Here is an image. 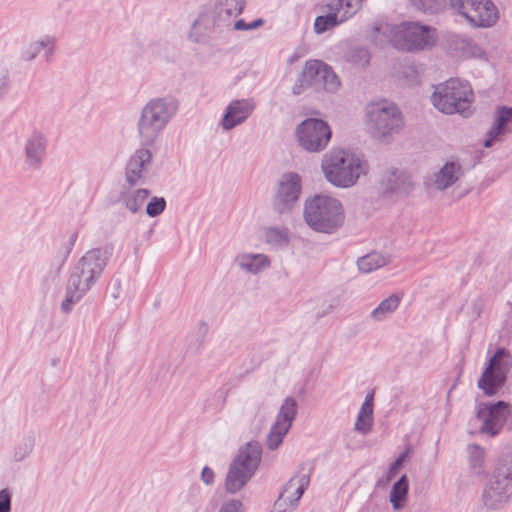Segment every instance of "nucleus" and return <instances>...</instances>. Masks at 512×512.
<instances>
[{
  "label": "nucleus",
  "instance_id": "4",
  "mask_svg": "<svg viewBox=\"0 0 512 512\" xmlns=\"http://www.w3.org/2000/svg\"><path fill=\"white\" fill-rule=\"evenodd\" d=\"M365 125L373 139L388 143L402 131L404 119L395 103L381 99L366 105Z\"/></svg>",
  "mask_w": 512,
  "mask_h": 512
},
{
  "label": "nucleus",
  "instance_id": "18",
  "mask_svg": "<svg viewBox=\"0 0 512 512\" xmlns=\"http://www.w3.org/2000/svg\"><path fill=\"white\" fill-rule=\"evenodd\" d=\"M228 28L222 17L211 7L204 8L193 22L189 39L195 43H204L217 30Z\"/></svg>",
  "mask_w": 512,
  "mask_h": 512
},
{
  "label": "nucleus",
  "instance_id": "3",
  "mask_svg": "<svg viewBox=\"0 0 512 512\" xmlns=\"http://www.w3.org/2000/svg\"><path fill=\"white\" fill-rule=\"evenodd\" d=\"M303 220L315 232L332 234L343 225L345 213L338 199L317 194L305 200Z\"/></svg>",
  "mask_w": 512,
  "mask_h": 512
},
{
  "label": "nucleus",
  "instance_id": "51",
  "mask_svg": "<svg viewBox=\"0 0 512 512\" xmlns=\"http://www.w3.org/2000/svg\"><path fill=\"white\" fill-rule=\"evenodd\" d=\"M214 472L211 468L205 466L201 472V479L202 481L207 484L211 485L214 482Z\"/></svg>",
  "mask_w": 512,
  "mask_h": 512
},
{
  "label": "nucleus",
  "instance_id": "5",
  "mask_svg": "<svg viewBox=\"0 0 512 512\" xmlns=\"http://www.w3.org/2000/svg\"><path fill=\"white\" fill-rule=\"evenodd\" d=\"M433 106L442 113L463 116L470 114V105L473 101V91L467 81L450 78L435 87L431 95Z\"/></svg>",
  "mask_w": 512,
  "mask_h": 512
},
{
  "label": "nucleus",
  "instance_id": "55",
  "mask_svg": "<svg viewBox=\"0 0 512 512\" xmlns=\"http://www.w3.org/2000/svg\"><path fill=\"white\" fill-rule=\"evenodd\" d=\"M304 470H305V465L303 464L300 466V471H304Z\"/></svg>",
  "mask_w": 512,
  "mask_h": 512
},
{
  "label": "nucleus",
  "instance_id": "1",
  "mask_svg": "<svg viewBox=\"0 0 512 512\" xmlns=\"http://www.w3.org/2000/svg\"><path fill=\"white\" fill-rule=\"evenodd\" d=\"M321 169L325 179L333 186L350 188L367 174L368 164L360 155L339 148L324 154Z\"/></svg>",
  "mask_w": 512,
  "mask_h": 512
},
{
  "label": "nucleus",
  "instance_id": "47",
  "mask_svg": "<svg viewBox=\"0 0 512 512\" xmlns=\"http://www.w3.org/2000/svg\"><path fill=\"white\" fill-rule=\"evenodd\" d=\"M264 23L263 19L259 18L251 23H246L243 19H238L233 24V29L238 31L243 30H254L262 26Z\"/></svg>",
  "mask_w": 512,
  "mask_h": 512
},
{
  "label": "nucleus",
  "instance_id": "45",
  "mask_svg": "<svg viewBox=\"0 0 512 512\" xmlns=\"http://www.w3.org/2000/svg\"><path fill=\"white\" fill-rule=\"evenodd\" d=\"M409 455V449H406L404 452H402L396 460L390 465V468L387 472V481H391L393 478L396 477L398 474L399 469L403 465V463L406 461Z\"/></svg>",
  "mask_w": 512,
  "mask_h": 512
},
{
  "label": "nucleus",
  "instance_id": "14",
  "mask_svg": "<svg viewBox=\"0 0 512 512\" xmlns=\"http://www.w3.org/2000/svg\"><path fill=\"white\" fill-rule=\"evenodd\" d=\"M302 192V179L294 172L283 174L272 197V210L279 216H289L296 207Z\"/></svg>",
  "mask_w": 512,
  "mask_h": 512
},
{
  "label": "nucleus",
  "instance_id": "2",
  "mask_svg": "<svg viewBox=\"0 0 512 512\" xmlns=\"http://www.w3.org/2000/svg\"><path fill=\"white\" fill-rule=\"evenodd\" d=\"M178 110V102L171 96L150 99L137 120V133L141 143L151 146L166 129Z\"/></svg>",
  "mask_w": 512,
  "mask_h": 512
},
{
  "label": "nucleus",
  "instance_id": "31",
  "mask_svg": "<svg viewBox=\"0 0 512 512\" xmlns=\"http://www.w3.org/2000/svg\"><path fill=\"white\" fill-rule=\"evenodd\" d=\"M245 4L246 0H217L212 7L230 27L232 20L243 12Z\"/></svg>",
  "mask_w": 512,
  "mask_h": 512
},
{
  "label": "nucleus",
  "instance_id": "16",
  "mask_svg": "<svg viewBox=\"0 0 512 512\" xmlns=\"http://www.w3.org/2000/svg\"><path fill=\"white\" fill-rule=\"evenodd\" d=\"M297 414V402L292 397L284 399L276 420L266 437V446L269 450H276L283 442Z\"/></svg>",
  "mask_w": 512,
  "mask_h": 512
},
{
  "label": "nucleus",
  "instance_id": "29",
  "mask_svg": "<svg viewBox=\"0 0 512 512\" xmlns=\"http://www.w3.org/2000/svg\"><path fill=\"white\" fill-rule=\"evenodd\" d=\"M56 39L53 36L45 35L39 40H35L27 44L21 53V57L25 61H33L45 50L47 60L54 54Z\"/></svg>",
  "mask_w": 512,
  "mask_h": 512
},
{
  "label": "nucleus",
  "instance_id": "7",
  "mask_svg": "<svg viewBox=\"0 0 512 512\" xmlns=\"http://www.w3.org/2000/svg\"><path fill=\"white\" fill-rule=\"evenodd\" d=\"M261 454V445L256 441L248 442L240 448L226 475L225 490L228 493L235 494L248 483L258 469Z\"/></svg>",
  "mask_w": 512,
  "mask_h": 512
},
{
  "label": "nucleus",
  "instance_id": "42",
  "mask_svg": "<svg viewBox=\"0 0 512 512\" xmlns=\"http://www.w3.org/2000/svg\"><path fill=\"white\" fill-rule=\"evenodd\" d=\"M371 55L366 48L355 47L348 53L349 61L357 67H365L370 62Z\"/></svg>",
  "mask_w": 512,
  "mask_h": 512
},
{
  "label": "nucleus",
  "instance_id": "8",
  "mask_svg": "<svg viewBox=\"0 0 512 512\" xmlns=\"http://www.w3.org/2000/svg\"><path fill=\"white\" fill-rule=\"evenodd\" d=\"M453 12L474 29H490L500 20V10L492 0H449Z\"/></svg>",
  "mask_w": 512,
  "mask_h": 512
},
{
  "label": "nucleus",
  "instance_id": "22",
  "mask_svg": "<svg viewBox=\"0 0 512 512\" xmlns=\"http://www.w3.org/2000/svg\"><path fill=\"white\" fill-rule=\"evenodd\" d=\"M380 185L384 193L407 194L412 189L413 181L404 170L389 168L382 174Z\"/></svg>",
  "mask_w": 512,
  "mask_h": 512
},
{
  "label": "nucleus",
  "instance_id": "25",
  "mask_svg": "<svg viewBox=\"0 0 512 512\" xmlns=\"http://www.w3.org/2000/svg\"><path fill=\"white\" fill-rule=\"evenodd\" d=\"M512 123V107L500 106L496 109L495 120L492 127L487 131L483 145L486 148L493 146L494 142L503 134L509 131L508 125Z\"/></svg>",
  "mask_w": 512,
  "mask_h": 512
},
{
  "label": "nucleus",
  "instance_id": "35",
  "mask_svg": "<svg viewBox=\"0 0 512 512\" xmlns=\"http://www.w3.org/2000/svg\"><path fill=\"white\" fill-rule=\"evenodd\" d=\"M410 7L425 15H436L444 11L448 0H407Z\"/></svg>",
  "mask_w": 512,
  "mask_h": 512
},
{
  "label": "nucleus",
  "instance_id": "54",
  "mask_svg": "<svg viewBox=\"0 0 512 512\" xmlns=\"http://www.w3.org/2000/svg\"><path fill=\"white\" fill-rule=\"evenodd\" d=\"M112 296L114 299H117L119 297V291L117 290V292H114Z\"/></svg>",
  "mask_w": 512,
  "mask_h": 512
},
{
  "label": "nucleus",
  "instance_id": "17",
  "mask_svg": "<svg viewBox=\"0 0 512 512\" xmlns=\"http://www.w3.org/2000/svg\"><path fill=\"white\" fill-rule=\"evenodd\" d=\"M302 77L307 85L314 87L316 90L335 92L340 86L339 79L332 69L318 60L308 61L305 64Z\"/></svg>",
  "mask_w": 512,
  "mask_h": 512
},
{
  "label": "nucleus",
  "instance_id": "46",
  "mask_svg": "<svg viewBox=\"0 0 512 512\" xmlns=\"http://www.w3.org/2000/svg\"><path fill=\"white\" fill-rule=\"evenodd\" d=\"M499 464H504L505 466L512 469V436L508 440V442L505 444L503 448L502 454L499 456V458L496 460Z\"/></svg>",
  "mask_w": 512,
  "mask_h": 512
},
{
  "label": "nucleus",
  "instance_id": "11",
  "mask_svg": "<svg viewBox=\"0 0 512 512\" xmlns=\"http://www.w3.org/2000/svg\"><path fill=\"white\" fill-rule=\"evenodd\" d=\"M512 364L511 354L505 348H498L489 359L477 386L486 396H493L504 385Z\"/></svg>",
  "mask_w": 512,
  "mask_h": 512
},
{
  "label": "nucleus",
  "instance_id": "28",
  "mask_svg": "<svg viewBox=\"0 0 512 512\" xmlns=\"http://www.w3.org/2000/svg\"><path fill=\"white\" fill-rule=\"evenodd\" d=\"M310 482V468L307 472L301 473L300 471L293 476L284 486L281 495L286 496L287 501L295 500L296 506L307 489Z\"/></svg>",
  "mask_w": 512,
  "mask_h": 512
},
{
  "label": "nucleus",
  "instance_id": "38",
  "mask_svg": "<svg viewBox=\"0 0 512 512\" xmlns=\"http://www.w3.org/2000/svg\"><path fill=\"white\" fill-rule=\"evenodd\" d=\"M396 24L380 23L373 27L370 39L377 47L383 48L387 45L392 46V34L384 30L385 27L393 28Z\"/></svg>",
  "mask_w": 512,
  "mask_h": 512
},
{
  "label": "nucleus",
  "instance_id": "39",
  "mask_svg": "<svg viewBox=\"0 0 512 512\" xmlns=\"http://www.w3.org/2000/svg\"><path fill=\"white\" fill-rule=\"evenodd\" d=\"M36 442L34 434H28L15 446L13 452V459L16 462H21L28 458L33 452Z\"/></svg>",
  "mask_w": 512,
  "mask_h": 512
},
{
  "label": "nucleus",
  "instance_id": "30",
  "mask_svg": "<svg viewBox=\"0 0 512 512\" xmlns=\"http://www.w3.org/2000/svg\"><path fill=\"white\" fill-rule=\"evenodd\" d=\"M261 236L267 245L275 248H283L290 243V230L286 226H265L261 229Z\"/></svg>",
  "mask_w": 512,
  "mask_h": 512
},
{
  "label": "nucleus",
  "instance_id": "49",
  "mask_svg": "<svg viewBox=\"0 0 512 512\" xmlns=\"http://www.w3.org/2000/svg\"><path fill=\"white\" fill-rule=\"evenodd\" d=\"M169 48V43L162 40L153 41L148 45V51H152L158 56L162 55V51H169Z\"/></svg>",
  "mask_w": 512,
  "mask_h": 512
},
{
  "label": "nucleus",
  "instance_id": "52",
  "mask_svg": "<svg viewBox=\"0 0 512 512\" xmlns=\"http://www.w3.org/2000/svg\"><path fill=\"white\" fill-rule=\"evenodd\" d=\"M8 90V80L5 76H0V99L6 94Z\"/></svg>",
  "mask_w": 512,
  "mask_h": 512
},
{
  "label": "nucleus",
  "instance_id": "34",
  "mask_svg": "<svg viewBox=\"0 0 512 512\" xmlns=\"http://www.w3.org/2000/svg\"><path fill=\"white\" fill-rule=\"evenodd\" d=\"M400 304V297L397 295H391L388 298L381 301V303L372 310L370 317L377 322L384 321L389 318Z\"/></svg>",
  "mask_w": 512,
  "mask_h": 512
},
{
  "label": "nucleus",
  "instance_id": "44",
  "mask_svg": "<svg viewBox=\"0 0 512 512\" xmlns=\"http://www.w3.org/2000/svg\"><path fill=\"white\" fill-rule=\"evenodd\" d=\"M296 507L295 500L287 501L286 496L280 494L271 512H293Z\"/></svg>",
  "mask_w": 512,
  "mask_h": 512
},
{
  "label": "nucleus",
  "instance_id": "20",
  "mask_svg": "<svg viewBox=\"0 0 512 512\" xmlns=\"http://www.w3.org/2000/svg\"><path fill=\"white\" fill-rule=\"evenodd\" d=\"M153 156L148 148L137 149L125 166V181L129 186L145 183L146 175L152 165Z\"/></svg>",
  "mask_w": 512,
  "mask_h": 512
},
{
  "label": "nucleus",
  "instance_id": "9",
  "mask_svg": "<svg viewBox=\"0 0 512 512\" xmlns=\"http://www.w3.org/2000/svg\"><path fill=\"white\" fill-rule=\"evenodd\" d=\"M512 499V469L495 462L483 488L482 502L490 510L505 508Z\"/></svg>",
  "mask_w": 512,
  "mask_h": 512
},
{
  "label": "nucleus",
  "instance_id": "50",
  "mask_svg": "<svg viewBox=\"0 0 512 512\" xmlns=\"http://www.w3.org/2000/svg\"><path fill=\"white\" fill-rule=\"evenodd\" d=\"M11 511V496L8 490H0V512Z\"/></svg>",
  "mask_w": 512,
  "mask_h": 512
},
{
  "label": "nucleus",
  "instance_id": "13",
  "mask_svg": "<svg viewBox=\"0 0 512 512\" xmlns=\"http://www.w3.org/2000/svg\"><path fill=\"white\" fill-rule=\"evenodd\" d=\"M464 176L463 165L458 160H449L425 179L424 186L429 194L447 195L461 187Z\"/></svg>",
  "mask_w": 512,
  "mask_h": 512
},
{
  "label": "nucleus",
  "instance_id": "6",
  "mask_svg": "<svg viewBox=\"0 0 512 512\" xmlns=\"http://www.w3.org/2000/svg\"><path fill=\"white\" fill-rule=\"evenodd\" d=\"M384 30L392 34V47L405 52H418L432 48L437 42L436 29L418 21H403Z\"/></svg>",
  "mask_w": 512,
  "mask_h": 512
},
{
  "label": "nucleus",
  "instance_id": "26",
  "mask_svg": "<svg viewBox=\"0 0 512 512\" xmlns=\"http://www.w3.org/2000/svg\"><path fill=\"white\" fill-rule=\"evenodd\" d=\"M364 0H330L327 10L340 25L352 18L363 5Z\"/></svg>",
  "mask_w": 512,
  "mask_h": 512
},
{
  "label": "nucleus",
  "instance_id": "24",
  "mask_svg": "<svg viewBox=\"0 0 512 512\" xmlns=\"http://www.w3.org/2000/svg\"><path fill=\"white\" fill-rule=\"evenodd\" d=\"M135 186H122L117 202L132 214L141 211L144 202L149 198L150 191Z\"/></svg>",
  "mask_w": 512,
  "mask_h": 512
},
{
  "label": "nucleus",
  "instance_id": "23",
  "mask_svg": "<svg viewBox=\"0 0 512 512\" xmlns=\"http://www.w3.org/2000/svg\"><path fill=\"white\" fill-rule=\"evenodd\" d=\"M233 264L246 274L258 275L270 268L271 259L264 253L241 252L234 257Z\"/></svg>",
  "mask_w": 512,
  "mask_h": 512
},
{
  "label": "nucleus",
  "instance_id": "19",
  "mask_svg": "<svg viewBox=\"0 0 512 512\" xmlns=\"http://www.w3.org/2000/svg\"><path fill=\"white\" fill-rule=\"evenodd\" d=\"M48 139L46 135L34 129L25 139L23 145L24 164L29 171H39L46 156Z\"/></svg>",
  "mask_w": 512,
  "mask_h": 512
},
{
  "label": "nucleus",
  "instance_id": "36",
  "mask_svg": "<svg viewBox=\"0 0 512 512\" xmlns=\"http://www.w3.org/2000/svg\"><path fill=\"white\" fill-rule=\"evenodd\" d=\"M454 49L461 51L464 57H482V48L472 39L463 36H454L452 39Z\"/></svg>",
  "mask_w": 512,
  "mask_h": 512
},
{
  "label": "nucleus",
  "instance_id": "10",
  "mask_svg": "<svg viewBox=\"0 0 512 512\" xmlns=\"http://www.w3.org/2000/svg\"><path fill=\"white\" fill-rule=\"evenodd\" d=\"M108 253L100 248L87 251L75 264L69 280L81 291H90L101 277L107 262Z\"/></svg>",
  "mask_w": 512,
  "mask_h": 512
},
{
  "label": "nucleus",
  "instance_id": "53",
  "mask_svg": "<svg viewBox=\"0 0 512 512\" xmlns=\"http://www.w3.org/2000/svg\"><path fill=\"white\" fill-rule=\"evenodd\" d=\"M267 411H268V406H267L264 402L259 403V404L257 405V412H258L259 414H261V416H262L263 418H264V417H265V415L267 414Z\"/></svg>",
  "mask_w": 512,
  "mask_h": 512
},
{
  "label": "nucleus",
  "instance_id": "37",
  "mask_svg": "<svg viewBox=\"0 0 512 512\" xmlns=\"http://www.w3.org/2000/svg\"><path fill=\"white\" fill-rule=\"evenodd\" d=\"M388 262V258L384 257L380 253L373 252L359 258L357 261V266L361 272L370 273L385 266Z\"/></svg>",
  "mask_w": 512,
  "mask_h": 512
},
{
  "label": "nucleus",
  "instance_id": "41",
  "mask_svg": "<svg viewBox=\"0 0 512 512\" xmlns=\"http://www.w3.org/2000/svg\"><path fill=\"white\" fill-rule=\"evenodd\" d=\"M337 26H339V24L327 10L326 15H320L316 17L314 21V32L316 34H323L326 31L331 30Z\"/></svg>",
  "mask_w": 512,
  "mask_h": 512
},
{
  "label": "nucleus",
  "instance_id": "21",
  "mask_svg": "<svg viewBox=\"0 0 512 512\" xmlns=\"http://www.w3.org/2000/svg\"><path fill=\"white\" fill-rule=\"evenodd\" d=\"M252 98L236 99L231 101L220 121L223 130L230 131L245 122L255 109Z\"/></svg>",
  "mask_w": 512,
  "mask_h": 512
},
{
  "label": "nucleus",
  "instance_id": "33",
  "mask_svg": "<svg viewBox=\"0 0 512 512\" xmlns=\"http://www.w3.org/2000/svg\"><path fill=\"white\" fill-rule=\"evenodd\" d=\"M408 489V477L404 474L393 484L389 494V501L394 510H401L405 507L408 499Z\"/></svg>",
  "mask_w": 512,
  "mask_h": 512
},
{
  "label": "nucleus",
  "instance_id": "32",
  "mask_svg": "<svg viewBox=\"0 0 512 512\" xmlns=\"http://www.w3.org/2000/svg\"><path fill=\"white\" fill-rule=\"evenodd\" d=\"M373 425V394L366 395L365 400L358 413L354 430L363 435L368 434Z\"/></svg>",
  "mask_w": 512,
  "mask_h": 512
},
{
  "label": "nucleus",
  "instance_id": "27",
  "mask_svg": "<svg viewBox=\"0 0 512 512\" xmlns=\"http://www.w3.org/2000/svg\"><path fill=\"white\" fill-rule=\"evenodd\" d=\"M465 452L469 473L475 477L484 476L487 470V452L485 448L479 444L470 443L466 446Z\"/></svg>",
  "mask_w": 512,
  "mask_h": 512
},
{
  "label": "nucleus",
  "instance_id": "12",
  "mask_svg": "<svg viewBox=\"0 0 512 512\" xmlns=\"http://www.w3.org/2000/svg\"><path fill=\"white\" fill-rule=\"evenodd\" d=\"M331 137V128L322 119L307 118L296 128V139L299 146L310 153H319L325 150Z\"/></svg>",
  "mask_w": 512,
  "mask_h": 512
},
{
  "label": "nucleus",
  "instance_id": "43",
  "mask_svg": "<svg viewBox=\"0 0 512 512\" xmlns=\"http://www.w3.org/2000/svg\"><path fill=\"white\" fill-rule=\"evenodd\" d=\"M166 208V201L163 197H152L146 206V214L149 217L160 215Z\"/></svg>",
  "mask_w": 512,
  "mask_h": 512
},
{
  "label": "nucleus",
  "instance_id": "15",
  "mask_svg": "<svg viewBox=\"0 0 512 512\" xmlns=\"http://www.w3.org/2000/svg\"><path fill=\"white\" fill-rule=\"evenodd\" d=\"M509 414V404L504 401L478 404L475 413L477 432L486 437H496L503 429Z\"/></svg>",
  "mask_w": 512,
  "mask_h": 512
},
{
  "label": "nucleus",
  "instance_id": "48",
  "mask_svg": "<svg viewBox=\"0 0 512 512\" xmlns=\"http://www.w3.org/2000/svg\"><path fill=\"white\" fill-rule=\"evenodd\" d=\"M218 512H244L242 502L236 499L225 501Z\"/></svg>",
  "mask_w": 512,
  "mask_h": 512
},
{
  "label": "nucleus",
  "instance_id": "40",
  "mask_svg": "<svg viewBox=\"0 0 512 512\" xmlns=\"http://www.w3.org/2000/svg\"><path fill=\"white\" fill-rule=\"evenodd\" d=\"M86 291H79L76 288V285H73L70 281H68L66 288V296L61 303V310L64 313H69L74 304L79 302L85 295Z\"/></svg>",
  "mask_w": 512,
  "mask_h": 512
}]
</instances>
